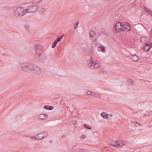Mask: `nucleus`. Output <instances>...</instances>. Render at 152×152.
Instances as JSON below:
<instances>
[{
    "mask_svg": "<svg viewBox=\"0 0 152 152\" xmlns=\"http://www.w3.org/2000/svg\"><path fill=\"white\" fill-rule=\"evenodd\" d=\"M21 67L22 69L26 72H32L39 73L41 72V70L40 67L28 63L21 64Z\"/></svg>",
    "mask_w": 152,
    "mask_h": 152,
    "instance_id": "f257e3e1",
    "label": "nucleus"
},
{
    "mask_svg": "<svg viewBox=\"0 0 152 152\" xmlns=\"http://www.w3.org/2000/svg\"><path fill=\"white\" fill-rule=\"evenodd\" d=\"M130 26V24L128 23L122 24L121 22H118L115 24V30L116 32L122 31L126 32L131 29Z\"/></svg>",
    "mask_w": 152,
    "mask_h": 152,
    "instance_id": "f03ea898",
    "label": "nucleus"
},
{
    "mask_svg": "<svg viewBox=\"0 0 152 152\" xmlns=\"http://www.w3.org/2000/svg\"><path fill=\"white\" fill-rule=\"evenodd\" d=\"M26 14L25 8L24 7H18L14 8V14L16 17H21Z\"/></svg>",
    "mask_w": 152,
    "mask_h": 152,
    "instance_id": "7ed1b4c3",
    "label": "nucleus"
},
{
    "mask_svg": "<svg viewBox=\"0 0 152 152\" xmlns=\"http://www.w3.org/2000/svg\"><path fill=\"white\" fill-rule=\"evenodd\" d=\"M39 7L38 5L35 4H32L25 7L26 13L34 12L38 10Z\"/></svg>",
    "mask_w": 152,
    "mask_h": 152,
    "instance_id": "20e7f679",
    "label": "nucleus"
},
{
    "mask_svg": "<svg viewBox=\"0 0 152 152\" xmlns=\"http://www.w3.org/2000/svg\"><path fill=\"white\" fill-rule=\"evenodd\" d=\"M89 66L92 69L97 68L99 66V61L96 60L91 61L89 64Z\"/></svg>",
    "mask_w": 152,
    "mask_h": 152,
    "instance_id": "39448f33",
    "label": "nucleus"
},
{
    "mask_svg": "<svg viewBox=\"0 0 152 152\" xmlns=\"http://www.w3.org/2000/svg\"><path fill=\"white\" fill-rule=\"evenodd\" d=\"M110 144L114 147H116L118 148L121 147L124 145L123 143H119L116 140H114L110 142Z\"/></svg>",
    "mask_w": 152,
    "mask_h": 152,
    "instance_id": "423d86ee",
    "label": "nucleus"
},
{
    "mask_svg": "<svg viewBox=\"0 0 152 152\" xmlns=\"http://www.w3.org/2000/svg\"><path fill=\"white\" fill-rule=\"evenodd\" d=\"M39 59L40 62H44L46 59V54L44 53L41 54L39 56Z\"/></svg>",
    "mask_w": 152,
    "mask_h": 152,
    "instance_id": "0eeeda50",
    "label": "nucleus"
},
{
    "mask_svg": "<svg viewBox=\"0 0 152 152\" xmlns=\"http://www.w3.org/2000/svg\"><path fill=\"white\" fill-rule=\"evenodd\" d=\"M48 134V133L47 132H42L37 135L38 137L37 138L38 139V140H40L43 137L46 136Z\"/></svg>",
    "mask_w": 152,
    "mask_h": 152,
    "instance_id": "6e6552de",
    "label": "nucleus"
},
{
    "mask_svg": "<svg viewBox=\"0 0 152 152\" xmlns=\"http://www.w3.org/2000/svg\"><path fill=\"white\" fill-rule=\"evenodd\" d=\"M42 49V46L40 45H37L35 46V51L37 53H39Z\"/></svg>",
    "mask_w": 152,
    "mask_h": 152,
    "instance_id": "1a4fd4ad",
    "label": "nucleus"
},
{
    "mask_svg": "<svg viewBox=\"0 0 152 152\" xmlns=\"http://www.w3.org/2000/svg\"><path fill=\"white\" fill-rule=\"evenodd\" d=\"M145 11L150 15L152 16V10L147 7H144Z\"/></svg>",
    "mask_w": 152,
    "mask_h": 152,
    "instance_id": "9d476101",
    "label": "nucleus"
},
{
    "mask_svg": "<svg viewBox=\"0 0 152 152\" xmlns=\"http://www.w3.org/2000/svg\"><path fill=\"white\" fill-rule=\"evenodd\" d=\"M109 115L103 112L101 114V116L104 119H107Z\"/></svg>",
    "mask_w": 152,
    "mask_h": 152,
    "instance_id": "9b49d317",
    "label": "nucleus"
},
{
    "mask_svg": "<svg viewBox=\"0 0 152 152\" xmlns=\"http://www.w3.org/2000/svg\"><path fill=\"white\" fill-rule=\"evenodd\" d=\"M98 50L99 51H101L103 52H105V46H99L98 47Z\"/></svg>",
    "mask_w": 152,
    "mask_h": 152,
    "instance_id": "f8f14e48",
    "label": "nucleus"
},
{
    "mask_svg": "<svg viewBox=\"0 0 152 152\" xmlns=\"http://www.w3.org/2000/svg\"><path fill=\"white\" fill-rule=\"evenodd\" d=\"M48 116L47 115L41 114L38 115V118L41 119H43L45 118L46 116Z\"/></svg>",
    "mask_w": 152,
    "mask_h": 152,
    "instance_id": "ddd939ff",
    "label": "nucleus"
},
{
    "mask_svg": "<svg viewBox=\"0 0 152 152\" xmlns=\"http://www.w3.org/2000/svg\"><path fill=\"white\" fill-rule=\"evenodd\" d=\"M43 108L45 109L50 110H51L53 109V106L48 105L44 106Z\"/></svg>",
    "mask_w": 152,
    "mask_h": 152,
    "instance_id": "4468645a",
    "label": "nucleus"
},
{
    "mask_svg": "<svg viewBox=\"0 0 152 152\" xmlns=\"http://www.w3.org/2000/svg\"><path fill=\"white\" fill-rule=\"evenodd\" d=\"M131 58L133 61H136L138 60V58L136 56L133 55L132 56Z\"/></svg>",
    "mask_w": 152,
    "mask_h": 152,
    "instance_id": "2eb2a0df",
    "label": "nucleus"
},
{
    "mask_svg": "<svg viewBox=\"0 0 152 152\" xmlns=\"http://www.w3.org/2000/svg\"><path fill=\"white\" fill-rule=\"evenodd\" d=\"M45 9L44 7H42L40 8L39 10V12L40 14H43L45 12Z\"/></svg>",
    "mask_w": 152,
    "mask_h": 152,
    "instance_id": "dca6fc26",
    "label": "nucleus"
},
{
    "mask_svg": "<svg viewBox=\"0 0 152 152\" xmlns=\"http://www.w3.org/2000/svg\"><path fill=\"white\" fill-rule=\"evenodd\" d=\"M95 35V33L94 31H91L90 33V37L92 38Z\"/></svg>",
    "mask_w": 152,
    "mask_h": 152,
    "instance_id": "f3484780",
    "label": "nucleus"
},
{
    "mask_svg": "<svg viewBox=\"0 0 152 152\" xmlns=\"http://www.w3.org/2000/svg\"><path fill=\"white\" fill-rule=\"evenodd\" d=\"M58 42L55 40L53 43L52 45V48H54L56 46V44L58 43Z\"/></svg>",
    "mask_w": 152,
    "mask_h": 152,
    "instance_id": "a211bd4d",
    "label": "nucleus"
},
{
    "mask_svg": "<svg viewBox=\"0 0 152 152\" xmlns=\"http://www.w3.org/2000/svg\"><path fill=\"white\" fill-rule=\"evenodd\" d=\"M128 83L129 85H131L133 84V82L131 80L129 79L128 81Z\"/></svg>",
    "mask_w": 152,
    "mask_h": 152,
    "instance_id": "6ab92c4d",
    "label": "nucleus"
},
{
    "mask_svg": "<svg viewBox=\"0 0 152 152\" xmlns=\"http://www.w3.org/2000/svg\"><path fill=\"white\" fill-rule=\"evenodd\" d=\"M92 96H94L97 97H98L99 96V95L98 94L94 93V92H92Z\"/></svg>",
    "mask_w": 152,
    "mask_h": 152,
    "instance_id": "aec40b11",
    "label": "nucleus"
},
{
    "mask_svg": "<svg viewBox=\"0 0 152 152\" xmlns=\"http://www.w3.org/2000/svg\"><path fill=\"white\" fill-rule=\"evenodd\" d=\"M132 124H134L136 126H138L140 125V124L139 123H137V122H136L135 121H134V122H132Z\"/></svg>",
    "mask_w": 152,
    "mask_h": 152,
    "instance_id": "412c9836",
    "label": "nucleus"
},
{
    "mask_svg": "<svg viewBox=\"0 0 152 152\" xmlns=\"http://www.w3.org/2000/svg\"><path fill=\"white\" fill-rule=\"evenodd\" d=\"M78 23V21L76 23H75L74 25V28H76L77 27Z\"/></svg>",
    "mask_w": 152,
    "mask_h": 152,
    "instance_id": "4be33fe9",
    "label": "nucleus"
},
{
    "mask_svg": "<svg viewBox=\"0 0 152 152\" xmlns=\"http://www.w3.org/2000/svg\"><path fill=\"white\" fill-rule=\"evenodd\" d=\"M84 126L85 128H87L88 129H91V127H89V126H87L86 124H84Z\"/></svg>",
    "mask_w": 152,
    "mask_h": 152,
    "instance_id": "5701e85b",
    "label": "nucleus"
},
{
    "mask_svg": "<svg viewBox=\"0 0 152 152\" xmlns=\"http://www.w3.org/2000/svg\"><path fill=\"white\" fill-rule=\"evenodd\" d=\"M38 137L37 135L35 136H34L33 137H31V138L32 139H36L37 140H38V139L37 138Z\"/></svg>",
    "mask_w": 152,
    "mask_h": 152,
    "instance_id": "b1692460",
    "label": "nucleus"
},
{
    "mask_svg": "<svg viewBox=\"0 0 152 152\" xmlns=\"http://www.w3.org/2000/svg\"><path fill=\"white\" fill-rule=\"evenodd\" d=\"M92 92L91 91H88L87 92V94L88 95H91L92 96Z\"/></svg>",
    "mask_w": 152,
    "mask_h": 152,
    "instance_id": "393cba45",
    "label": "nucleus"
},
{
    "mask_svg": "<svg viewBox=\"0 0 152 152\" xmlns=\"http://www.w3.org/2000/svg\"><path fill=\"white\" fill-rule=\"evenodd\" d=\"M33 1L35 3H38L42 1V0H33Z\"/></svg>",
    "mask_w": 152,
    "mask_h": 152,
    "instance_id": "a878e982",
    "label": "nucleus"
},
{
    "mask_svg": "<svg viewBox=\"0 0 152 152\" xmlns=\"http://www.w3.org/2000/svg\"><path fill=\"white\" fill-rule=\"evenodd\" d=\"M85 137L86 136L85 135H82L81 137L80 138L82 139H84Z\"/></svg>",
    "mask_w": 152,
    "mask_h": 152,
    "instance_id": "bb28decb",
    "label": "nucleus"
},
{
    "mask_svg": "<svg viewBox=\"0 0 152 152\" xmlns=\"http://www.w3.org/2000/svg\"><path fill=\"white\" fill-rule=\"evenodd\" d=\"M56 40V41H57V42H58L61 40L60 39V38H57V39Z\"/></svg>",
    "mask_w": 152,
    "mask_h": 152,
    "instance_id": "cd10ccee",
    "label": "nucleus"
},
{
    "mask_svg": "<svg viewBox=\"0 0 152 152\" xmlns=\"http://www.w3.org/2000/svg\"><path fill=\"white\" fill-rule=\"evenodd\" d=\"M72 123H73V124L75 125V124H76L77 122L76 121H73Z\"/></svg>",
    "mask_w": 152,
    "mask_h": 152,
    "instance_id": "c85d7f7f",
    "label": "nucleus"
},
{
    "mask_svg": "<svg viewBox=\"0 0 152 152\" xmlns=\"http://www.w3.org/2000/svg\"><path fill=\"white\" fill-rule=\"evenodd\" d=\"M79 151H77L76 152H82V150L81 149H79Z\"/></svg>",
    "mask_w": 152,
    "mask_h": 152,
    "instance_id": "c756f323",
    "label": "nucleus"
},
{
    "mask_svg": "<svg viewBox=\"0 0 152 152\" xmlns=\"http://www.w3.org/2000/svg\"><path fill=\"white\" fill-rule=\"evenodd\" d=\"M96 41H94L92 44V45H93L94 44H96Z\"/></svg>",
    "mask_w": 152,
    "mask_h": 152,
    "instance_id": "7c9ffc66",
    "label": "nucleus"
},
{
    "mask_svg": "<svg viewBox=\"0 0 152 152\" xmlns=\"http://www.w3.org/2000/svg\"><path fill=\"white\" fill-rule=\"evenodd\" d=\"M63 36H61V37H59V38H60V39L61 40V39H62V38H63Z\"/></svg>",
    "mask_w": 152,
    "mask_h": 152,
    "instance_id": "2f4dec72",
    "label": "nucleus"
},
{
    "mask_svg": "<svg viewBox=\"0 0 152 152\" xmlns=\"http://www.w3.org/2000/svg\"><path fill=\"white\" fill-rule=\"evenodd\" d=\"M110 116H113L112 115V114H110Z\"/></svg>",
    "mask_w": 152,
    "mask_h": 152,
    "instance_id": "473e14b6",
    "label": "nucleus"
}]
</instances>
